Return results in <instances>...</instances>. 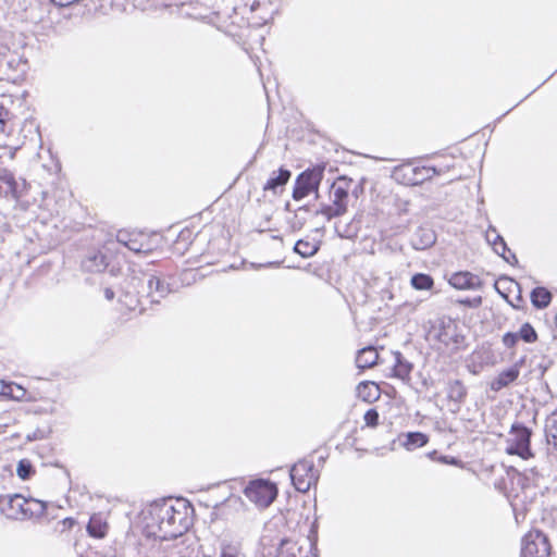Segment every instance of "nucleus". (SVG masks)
<instances>
[{"label": "nucleus", "mask_w": 557, "mask_h": 557, "mask_svg": "<svg viewBox=\"0 0 557 557\" xmlns=\"http://www.w3.org/2000/svg\"><path fill=\"white\" fill-rule=\"evenodd\" d=\"M146 529L150 536L169 541L182 536L190 525L185 502L163 499L151 504L145 515Z\"/></svg>", "instance_id": "obj_1"}, {"label": "nucleus", "mask_w": 557, "mask_h": 557, "mask_svg": "<svg viewBox=\"0 0 557 557\" xmlns=\"http://www.w3.org/2000/svg\"><path fill=\"white\" fill-rule=\"evenodd\" d=\"M455 321L471 329L482 321V296L478 293L470 297H455Z\"/></svg>", "instance_id": "obj_2"}, {"label": "nucleus", "mask_w": 557, "mask_h": 557, "mask_svg": "<svg viewBox=\"0 0 557 557\" xmlns=\"http://www.w3.org/2000/svg\"><path fill=\"white\" fill-rule=\"evenodd\" d=\"M506 453L508 455H517L523 460L534 457L531 450V431L521 424L511 426L509 437L507 440Z\"/></svg>", "instance_id": "obj_3"}, {"label": "nucleus", "mask_w": 557, "mask_h": 557, "mask_svg": "<svg viewBox=\"0 0 557 557\" xmlns=\"http://www.w3.org/2000/svg\"><path fill=\"white\" fill-rule=\"evenodd\" d=\"M138 281L141 283L138 294L146 296L151 302L158 304L173 292L171 283L157 273H144Z\"/></svg>", "instance_id": "obj_4"}, {"label": "nucleus", "mask_w": 557, "mask_h": 557, "mask_svg": "<svg viewBox=\"0 0 557 557\" xmlns=\"http://www.w3.org/2000/svg\"><path fill=\"white\" fill-rule=\"evenodd\" d=\"M290 479L295 488L306 493L319 480V471L314 469L312 460L302 459L295 463L290 471Z\"/></svg>", "instance_id": "obj_5"}, {"label": "nucleus", "mask_w": 557, "mask_h": 557, "mask_svg": "<svg viewBox=\"0 0 557 557\" xmlns=\"http://www.w3.org/2000/svg\"><path fill=\"white\" fill-rule=\"evenodd\" d=\"M552 545L546 534L530 530L521 542V557H550Z\"/></svg>", "instance_id": "obj_6"}, {"label": "nucleus", "mask_w": 557, "mask_h": 557, "mask_svg": "<svg viewBox=\"0 0 557 557\" xmlns=\"http://www.w3.org/2000/svg\"><path fill=\"white\" fill-rule=\"evenodd\" d=\"M246 497L258 507L265 508L276 498L277 488L268 480L258 479L249 482L245 487Z\"/></svg>", "instance_id": "obj_7"}, {"label": "nucleus", "mask_w": 557, "mask_h": 557, "mask_svg": "<svg viewBox=\"0 0 557 557\" xmlns=\"http://www.w3.org/2000/svg\"><path fill=\"white\" fill-rule=\"evenodd\" d=\"M322 176L323 171L320 169L307 170L300 173L295 182L293 198L295 200H301L312 191L318 193Z\"/></svg>", "instance_id": "obj_8"}, {"label": "nucleus", "mask_w": 557, "mask_h": 557, "mask_svg": "<svg viewBox=\"0 0 557 557\" xmlns=\"http://www.w3.org/2000/svg\"><path fill=\"white\" fill-rule=\"evenodd\" d=\"M442 170L435 166H412L404 165L396 171V174H401L404 181L408 185H418L426 180L432 178L434 175L440 174Z\"/></svg>", "instance_id": "obj_9"}, {"label": "nucleus", "mask_w": 557, "mask_h": 557, "mask_svg": "<svg viewBox=\"0 0 557 557\" xmlns=\"http://www.w3.org/2000/svg\"><path fill=\"white\" fill-rule=\"evenodd\" d=\"M0 510L12 520H25V497L20 494L0 497Z\"/></svg>", "instance_id": "obj_10"}, {"label": "nucleus", "mask_w": 557, "mask_h": 557, "mask_svg": "<svg viewBox=\"0 0 557 557\" xmlns=\"http://www.w3.org/2000/svg\"><path fill=\"white\" fill-rule=\"evenodd\" d=\"M26 187L25 180L17 181L14 174L8 170L0 171V191L5 197L18 199Z\"/></svg>", "instance_id": "obj_11"}, {"label": "nucleus", "mask_w": 557, "mask_h": 557, "mask_svg": "<svg viewBox=\"0 0 557 557\" xmlns=\"http://www.w3.org/2000/svg\"><path fill=\"white\" fill-rule=\"evenodd\" d=\"M352 183L351 178H347L346 176L338 177L331 186V198L332 203L341 207H347L348 201V193L350 185Z\"/></svg>", "instance_id": "obj_12"}, {"label": "nucleus", "mask_w": 557, "mask_h": 557, "mask_svg": "<svg viewBox=\"0 0 557 557\" xmlns=\"http://www.w3.org/2000/svg\"><path fill=\"white\" fill-rule=\"evenodd\" d=\"M292 176V172L281 168L277 172H273L263 186L264 191H272L274 195L281 193Z\"/></svg>", "instance_id": "obj_13"}, {"label": "nucleus", "mask_w": 557, "mask_h": 557, "mask_svg": "<svg viewBox=\"0 0 557 557\" xmlns=\"http://www.w3.org/2000/svg\"><path fill=\"white\" fill-rule=\"evenodd\" d=\"M436 240L435 233L429 227H418L411 237V245L416 250H424Z\"/></svg>", "instance_id": "obj_14"}, {"label": "nucleus", "mask_w": 557, "mask_h": 557, "mask_svg": "<svg viewBox=\"0 0 557 557\" xmlns=\"http://www.w3.org/2000/svg\"><path fill=\"white\" fill-rule=\"evenodd\" d=\"M481 287L482 281L480 276L468 271L455 273V289H470L478 292Z\"/></svg>", "instance_id": "obj_15"}, {"label": "nucleus", "mask_w": 557, "mask_h": 557, "mask_svg": "<svg viewBox=\"0 0 557 557\" xmlns=\"http://www.w3.org/2000/svg\"><path fill=\"white\" fill-rule=\"evenodd\" d=\"M82 265L88 272H101L108 265V258L101 251H96L87 256Z\"/></svg>", "instance_id": "obj_16"}, {"label": "nucleus", "mask_w": 557, "mask_h": 557, "mask_svg": "<svg viewBox=\"0 0 557 557\" xmlns=\"http://www.w3.org/2000/svg\"><path fill=\"white\" fill-rule=\"evenodd\" d=\"M394 356V375L403 381H409L410 380V373L412 371V363L409 362L407 359L404 358V356L399 351H395L393 354Z\"/></svg>", "instance_id": "obj_17"}, {"label": "nucleus", "mask_w": 557, "mask_h": 557, "mask_svg": "<svg viewBox=\"0 0 557 557\" xmlns=\"http://www.w3.org/2000/svg\"><path fill=\"white\" fill-rule=\"evenodd\" d=\"M108 523L100 513H94L87 524V532L95 539H103L108 533Z\"/></svg>", "instance_id": "obj_18"}, {"label": "nucleus", "mask_w": 557, "mask_h": 557, "mask_svg": "<svg viewBox=\"0 0 557 557\" xmlns=\"http://www.w3.org/2000/svg\"><path fill=\"white\" fill-rule=\"evenodd\" d=\"M379 359V352L377 350L372 347L368 346L362 349H360L356 357V364L360 369H368L376 364Z\"/></svg>", "instance_id": "obj_19"}, {"label": "nucleus", "mask_w": 557, "mask_h": 557, "mask_svg": "<svg viewBox=\"0 0 557 557\" xmlns=\"http://www.w3.org/2000/svg\"><path fill=\"white\" fill-rule=\"evenodd\" d=\"M519 376V369L513 366L507 370L502 371L497 377L492 382V388L495 391L502 389L515 382Z\"/></svg>", "instance_id": "obj_20"}, {"label": "nucleus", "mask_w": 557, "mask_h": 557, "mask_svg": "<svg viewBox=\"0 0 557 557\" xmlns=\"http://www.w3.org/2000/svg\"><path fill=\"white\" fill-rule=\"evenodd\" d=\"M530 298L535 308L544 309L550 305L553 295L546 287L537 286L531 292Z\"/></svg>", "instance_id": "obj_21"}, {"label": "nucleus", "mask_w": 557, "mask_h": 557, "mask_svg": "<svg viewBox=\"0 0 557 557\" xmlns=\"http://www.w3.org/2000/svg\"><path fill=\"white\" fill-rule=\"evenodd\" d=\"M47 506L35 498H25V520L40 518L45 515Z\"/></svg>", "instance_id": "obj_22"}, {"label": "nucleus", "mask_w": 557, "mask_h": 557, "mask_svg": "<svg viewBox=\"0 0 557 557\" xmlns=\"http://www.w3.org/2000/svg\"><path fill=\"white\" fill-rule=\"evenodd\" d=\"M485 237H486V240L491 244L493 250L497 255L506 258V251L508 249L506 247V243L503 239V237L494 228H488L486 231Z\"/></svg>", "instance_id": "obj_23"}, {"label": "nucleus", "mask_w": 557, "mask_h": 557, "mask_svg": "<svg viewBox=\"0 0 557 557\" xmlns=\"http://www.w3.org/2000/svg\"><path fill=\"white\" fill-rule=\"evenodd\" d=\"M359 398L364 401L371 403L379 397V386L375 383L361 382L357 386Z\"/></svg>", "instance_id": "obj_24"}, {"label": "nucleus", "mask_w": 557, "mask_h": 557, "mask_svg": "<svg viewBox=\"0 0 557 557\" xmlns=\"http://www.w3.org/2000/svg\"><path fill=\"white\" fill-rule=\"evenodd\" d=\"M429 438L424 433L421 432H408L405 434V441L403 445L408 450H413L419 447L424 446L428 443Z\"/></svg>", "instance_id": "obj_25"}, {"label": "nucleus", "mask_w": 557, "mask_h": 557, "mask_svg": "<svg viewBox=\"0 0 557 557\" xmlns=\"http://www.w3.org/2000/svg\"><path fill=\"white\" fill-rule=\"evenodd\" d=\"M116 240L136 253L144 251L143 245L136 238H133L132 235L127 232L120 231L116 234Z\"/></svg>", "instance_id": "obj_26"}, {"label": "nucleus", "mask_w": 557, "mask_h": 557, "mask_svg": "<svg viewBox=\"0 0 557 557\" xmlns=\"http://www.w3.org/2000/svg\"><path fill=\"white\" fill-rule=\"evenodd\" d=\"M410 284L417 290H429L433 287L434 281L429 274L416 273L412 275Z\"/></svg>", "instance_id": "obj_27"}, {"label": "nucleus", "mask_w": 557, "mask_h": 557, "mask_svg": "<svg viewBox=\"0 0 557 557\" xmlns=\"http://www.w3.org/2000/svg\"><path fill=\"white\" fill-rule=\"evenodd\" d=\"M347 212V207L332 205H323L319 210L315 211V214L323 215L327 221L333 218L342 216Z\"/></svg>", "instance_id": "obj_28"}, {"label": "nucleus", "mask_w": 557, "mask_h": 557, "mask_svg": "<svg viewBox=\"0 0 557 557\" xmlns=\"http://www.w3.org/2000/svg\"><path fill=\"white\" fill-rule=\"evenodd\" d=\"M294 251L304 258H309L318 251V247L315 244L299 239L294 246Z\"/></svg>", "instance_id": "obj_29"}, {"label": "nucleus", "mask_w": 557, "mask_h": 557, "mask_svg": "<svg viewBox=\"0 0 557 557\" xmlns=\"http://www.w3.org/2000/svg\"><path fill=\"white\" fill-rule=\"evenodd\" d=\"M519 339L528 344H533L539 339V335L531 323L525 322L521 325L519 332Z\"/></svg>", "instance_id": "obj_30"}, {"label": "nucleus", "mask_w": 557, "mask_h": 557, "mask_svg": "<svg viewBox=\"0 0 557 557\" xmlns=\"http://www.w3.org/2000/svg\"><path fill=\"white\" fill-rule=\"evenodd\" d=\"M335 232L341 238L351 239L357 236L358 230L352 223L342 224L337 222L335 223Z\"/></svg>", "instance_id": "obj_31"}, {"label": "nucleus", "mask_w": 557, "mask_h": 557, "mask_svg": "<svg viewBox=\"0 0 557 557\" xmlns=\"http://www.w3.org/2000/svg\"><path fill=\"white\" fill-rule=\"evenodd\" d=\"M507 475L512 480V481H517L518 484H520L521 488L524 490L525 487H528L529 485V479L525 474H523L522 472H520L519 470H517L516 468L513 467H509L507 469Z\"/></svg>", "instance_id": "obj_32"}, {"label": "nucleus", "mask_w": 557, "mask_h": 557, "mask_svg": "<svg viewBox=\"0 0 557 557\" xmlns=\"http://www.w3.org/2000/svg\"><path fill=\"white\" fill-rule=\"evenodd\" d=\"M16 472L22 480L29 479L34 473V469L30 461L26 459L21 460L17 465Z\"/></svg>", "instance_id": "obj_33"}, {"label": "nucleus", "mask_w": 557, "mask_h": 557, "mask_svg": "<svg viewBox=\"0 0 557 557\" xmlns=\"http://www.w3.org/2000/svg\"><path fill=\"white\" fill-rule=\"evenodd\" d=\"M518 341H519V335H518V333H513V332H507L502 337V342H503L504 346H506L507 348H510V349L516 347V345L518 344Z\"/></svg>", "instance_id": "obj_34"}, {"label": "nucleus", "mask_w": 557, "mask_h": 557, "mask_svg": "<svg viewBox=\"0 0 557 557\" xmlns=\"http://www.w3.org/2000/svg\"><path fill=\"white\" fill-rule=\"evenodd\" d=\"M363 419L368 426H375L379 422V413L375 409H369Z\"/></svg>", "instance_id": "obj_35"}, {"label": "nucleus", "mask_w": 557, "mask_h": 557, "mask_svg": "<svg viewBox=\"0 0 557 557\" xmlns=\"http://www.w3.org/2000/svg\"><path fill=\"white\" fill-rule=\"evenodd\" d=\"M428 457L434 461H438L445 465H453V457L443 456L437 453V450H433L428 454Z\"/></svg>", "instance_id": "obj_36"}, {"label": "nucleus", "mask_w": 557, "mask_h": 557, "mask_svg": "<svg viewBox=\"0 0 557 557\" xmlns=\"http://www.w3.org/2000/svg\"><path fill=\"white\" fill-rule=\"evenodd\" d=\"M260 8V2L257 1V0H247V2L244 4L243 8H239L242 10V13H246V10L248 9V11L250 13H253L256 12L258 9ZM238 8L235 7V10H237Z\"/></svg>", "instance_id": "obj_37"}, {"label": "nucleus", "mask_w": 557, "mask_h": 557, "mask_svg": "<svg viewBox=\"0 0 557 557\" xmlns=\"http://www.w3.org/2000/svg\"><path fill=\"white\" fill-rule=\"evenodd\" d=\"M220 557H239L238 548L233 545L223 546Z\"/></svg>", "instance_id": "obj_38"}, {"label": "nucleus", "mask_w": 557, "mask_h": 557, "mask_svg": "<svg viewBox=\"0 0 557 557\" xmlns=\"http://www.w3.org/2000/svg\"><path fill=\"white\" fill-rule=\"evenodd\" d=\"M8 117L9 111L3 106H0V133L4 132Z\"/></svg>", "instance_id": "obj_39"}, {"label": "nucleus", "mask_w": 557, "mask_h": 557, "mask_svg": "<svg viewBox=\"0 0 557 557\" xmlns=\"http://www.w3.org/2000/svg\"><path fill=\"white\" fill-rule=\"evenodd\" d=\"M549 436L552 437L554 446L557 448V418L553 420L548 428Z\"/></svg>", "instance_id": "obj_40"}, {"label": "nucleus", "mask_w": 557, "mask_h": 557, "mask_svg": "<svg viewBox=\"0 0 557 557\" xmlns=\"http://www.w3.org/2000/svg\"><path fill=\"white\" fill-rule=\"evenodd\" d=\"M305 224L304 219H299L298 214H295L294 219L290 222V226L293 230H300Z\"/></svg>", "instance_id": "obj_41"}, {"label": "nucleus", "mask_w": 557, "mask_h": 557, "mask_svg": "<svg viewBox=\"0 0 557 557\" xmlns=\"http://www.w3.org/2000/svg\"><path fill=\"white\" fill-rule=\"evenodd\" d=\"M288 543H289L288 541L283 540L282 547H284ZM275 557H296V555L294 553H286L283 550V548H281L278 554Z\"/></svg>", "instance_id": "obj_42"}, {"label": "nucleus", "mask_w": 557, "mask_h": 557, "mask_svg": "<svg viewBox=\"0 0 557 557\" xmlns=\"http://www.w3.org/2000/svg\"><path fill=\"white\" fill-rule=\"evenodd\" d=\"M10 386L0 380V395H7Z\"/></svg>", "instance_id": "obj_43"}, {"label": "nucleus", "mask_w": 557, "mask_h": 557, "mask_svg": "<svg viewBox=\"0 0 557 557\" xmlns=\"http://www.w3.org/2000/svg\"><path fill=\"white\" fill-rule=\"evenodd\" d=\"M104 297L108 300H112L114 298V292L111 288L104 289Z\"/></svg>", "instance_id": "obj_44"}, {"label": "nucleus", "mask_w": 557, "mask_h": 557, "mask_svg": "<svg viewBox=\"0 0 557 557\" xmlns=\"http://www.w3.org/2000/svg\"><path fill=\"white\" fill-rule=\"evenodd\" d=\"M468 146H469V144H467L466 141L460 143L459 153H460L461 156H463V154H465V151L467 150Z\"/></svg>", "instance_id": "obj_45"}, {"label": "nucleus", "mask_w": 557, "mask_h": 557, "mask_svg": "<svg viewBox=\"0 0 557 557\" xmlns=\"http://www.w3.org/2000/svg\"><path fill=\"white\" fill-rule=\"evenodd\" d=\"M63 522H64V523H66V524L72 525V524L74 523V520H73V519H71V518H67V519H65Z\"/></svg>", "instance_id": "obj_46"}, {"label": "nucleus", "mask_w": 557, "mask_h": 557, "mask_svg": "<svg viewBox=\"0 0 557 557\" xmlns=\"http://www.w3.org/2000/svg\"><path fill=\"white\" fill-rule=\"evenodd\" d=\"M500 282H502V283H509V284H515V285H517V283H516V282H513V281H511V280H502Z\"/></svg>", "instance_id": "obj_47"}, {"label": "nucleus", "mask_w": 557, "mask_h": 557, "mask_svg": "<svg viewBox=\"0 0 557 557\" xmlns=\"http://www.w3.org/2000/svg\"><path fill=\"white\" fill-rule=\"evenodd\" d=\"M448 283L453 286V277L448 278Z\"/></svg>", "instance_id": "obj_48"}, {"label": "nucleus", "mask_w": 557, "mask_h": 557, "mask_svg": "<svg viewBox=\"0 0 557 557\" xmlns=\"http://www.w3.org/2000/svg\"><path fill=\"white\" fill-rule=\"evenodd\" d=\"M298 210H299V211H300V210H305V211H307V207H300Z\"/></svg>", "instance_id": "obj_49"}]
</instances>
